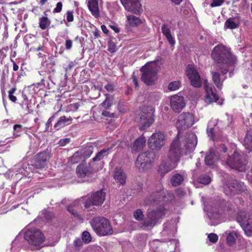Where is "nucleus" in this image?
I'll return each instance as SVG.
<instances>
[{
  "instance_id": "nucleus-1",
  "label": "nucleus",
  "mask_w": 252,
  "mask_h": 252,
  "mask_svg": "<svg viewBox=\"0 0 252 252\" xmlns=\"http://www.w3.org/2000/svg\"><path fill=\"white\" fill-rule=\"evenodd\" d=\"M197 143V137L193 132H187L184 136L178 133L169 146L166 158L162 161L159 166L158 172L160 175L163 177L175 168L182 156L192 152Z\"/></svg>"
},
{
  "instance_id": "nucleus-2",
  "label": "nucleus",
  "mask_w": 252,
  "mask_h": 252,
  "mask_svg": "<svg viewBox=\"0 0 252 252\" xmlns=\"http://www.w3.org/2000/svg\"><path fill=\"white\" fill-rule=\"evenodd\" d=\"M212 58L215 62L221 63L228 68L233 65L236 60L235 57L221 44L215 47L212 52Z\"/></svg>"
},
{
  "instance_id": "nucleus-3",
  "label": "nucleus",
  "mask_w": 252,
  "mask_h": 252,
  "mask_svg": "<svg viewBox=\"0 0 252 252\" xmlns=\"http://www.w3.org/2000/svg\"><path fill=\"white\" fill-rule=\"evenodd\" d=\"M90 223L94 231L98 235H110L113 233L110 221L105 218L94 217Z\"/></svg>"
},
{
  "instance_id": "nucleus-4",
  "label": "nucleus",
  "mask_w": 252,
  "mask_h": 252,
  "mask_svg": "<svg viewBox=\"0 0 252 252\" xmlns=\"http://www.w3.org/2000/svg\"><path fill=\"white\" fill-rule=\"evenodd\" d=\"M164 215V209L162 208L148 210L146 214V217L141 222L140 227L143 230L151 229Z\"/></svg>"
},
{
  "instance_id": "nucleus-5",
  "label": "nucleus",
  "mask_w": 252,
  "mask_h": 252,
  "mask_svg": "<svg viewBox=\"0 0 252 252\" xmlns=\"http://www.w3.org/2000/svg\"><path fill=\"white\" fill-rule=\"evenodd\" d=\"M227 148L224 144H221L219 147L210 149L205 157V163L208 166H213L220 158H223L222 154H225Z\"/></svg>"
},
{
  "instance_id": "nucleus-6",
  "label": "nucleus",
  "mask_w": 252,
  "mask_h": 252,
  "mask_svg": "<svg viewBox=\"0 0 252 252\" xmlns=\"http://www.w3.org/2000/svg\"><path fill=\"white\" fill-rule=\"evenodd\" d=\"M154 109L151 106H144L141 108V113L138 126L140 130L148 128L154 122Z\"/></svg>"
},
{
  "instance_id": "nucleus-7",
  "label": "nucleus",
  "mask_w": 252,
  "mask_h": 252,
  "mask_svg": "<svg viewBox=\"0 0 252 252\" xmlns=\"http://www.w3.org/2000/svg\"><path fill=\"white\" fill-rule=\"evenodd\" d=\"M226 164L231 168L240 172L246 170V160L245 156L235 152L232 156H228Z\"/></svg>"
},
{
  "instance_id": "nucleus-8",
  "label": "nucleus",
  "mask_w": 252,
  "mask_h": 252,
  "mask_svg": "<svg viewBox=\"0 0 252 252\" xmlns=\"http://www.w3.org/2000/svg\"><path fill=\"white\" fill-rule=\"evenodd\" d=\"M24 238L30 245L34 246H40L45 241L44 235L37 228L27 230L24 233Z\"/></svg>"
},
{
  "instance_id": "nucleus-9",
  "label": "nucleus",
  "mask_w": 252,
  "mask_h": 252,
  "mask_svg": "<svg viewBox=\"0 0 252 252\" xmlns=\"http://www.w3.org/2000/svg\"><path fill=\"white\" fill-rule=\"evenodd\" d=\"M237 220L246 234L248 236H251L252 235V213L246 211H240L238 214Z\"/></svg>"
},
{
  "instance_id": "nucleus-10",
  "label": "nucleus",
  "mask_w": 252,
  "mask_h": 252,
  "mask_svg": "<svg viewBox=\"0 0 252 252\" xmlns=\"http://www.w3.org/2000/svg\"><path fill=\"white\" fill-rule=\"evenodd\" d=\"M140 70L142 72L141 79L145 84L150 86L155 84L157 79V72L150 63L143 66Z\"/></svg>"
},
{
  "instance_id": "nucleus-11",
  "label": "nucleus",
  "mask_w": 252,
  "mask_h": 252,
  "mask_svg": "<svg viewBox=\"0 0 252 252\" xmlns=\"http://www.w3.org/2000/svg\"><path fill=\"white\" fill-rule=\"evenodd\" d=\"M156 155L153 151H147L139 154L135 162V165L140 171H144L149 164L154 162Z\"/></svg>"
},
{
  "instance_id": "nucleus-12",
  "label": "nucleus",
  "mask_w": 252,
  "mask_h": 252,
  "mask_svg": "<svg viewBox=\"0 0 252 252\" xmlns=\"http://www.w3.org/2000/svg\"><path fill=\"white\" fill-rule=\"evenodd\" d=\"M229 71V69L227 67L217 66L216 71H212V78L213 83L220 90H221L223 81L226 79V73Z\"/></svg>"
},
{
  "instance_id": "nucleus-13",
  "label": "nucleus",
  "mask_w": 252,
  "mask_h": 252,
  "mask_svg": "<svg viewBox=\"0 0 252 252\" xmlns=\"http://www.w3.org/2000/svg\"><path fill=\"white\" fill-rule=\"evenodd\" d=\"M148 143L153 150H160L165 144V135L161 131L154 133L149 138Z\"/></svg>"
},
{
  "instance_id": "nucleus-14",
  "label": "nucleus",
  "mask_w": 252,
  "mask_h": 252,
  "mask_svg": "<svg viewBox=\"0 0 252 252\" xmlns=\"http://www.w3.org/2000/svg\"><path fill=\"white\" fill-rule=\"evenodd\" d=\"M194 121V116L192 114L189 112L182 113L178 116L177 127L179 130L186 129L192 126Z\"/></svg>"
},
{
  "instance_id": "nucleus-15",
  "label": "nucleus",
  "mask_w": 252,
  "mask_h": 252,
  "mask_svg": "<svg viewBox=\"0 0 252 252\" xmlns=\"http://www.w3.org/2000/svg\"><path fill=\"white\" fill-rule=\"evenodd\" d=\"M106 194L102 189L98 190L92 194L85 202V207L89 208L92 206H100L105 199Z\"/></svg>"
},
{
  "instance_id": "nucleus-16",
  "label": "nucleus",
  "mask_w": 252,
  "mask_h": 252,
  "mask_svg": "<svg viewBox=\"0 0 252 252\" xmlns=\"http://www.w3.org/2000/svg\"><path fill=\"white\" fill-rule=\"evenodd\" d=\"M163 196V191L161 183H158L157 189L155 191H153L144 201V205L146 206L154 205L160 202Z\"/></svg>"
},
{
  "instance_id": "nucleus-17",
  "label": "nucleus",
  "mask_w": 252,
  "mask_h": 252,
  "mask_svg": "<svg viewBox=\"0 0 252 252\" xmlns=\"http://www.w3.org/2000/svg\"><path fill=\"white\" fill-rule=\"evenodd\" d=\"M125 9L133 14L140 15L143 11L140 0H121Z\"/></svg>"
},
{
  "instance_id": "nucleus-18",
  "label": "nucleus",
  "mask_w": 252,
  "mask_h": 252,
  "mask_svg": "<svg viewBox=\"0 0 252 252\" xmlns=\"http://www.w3.org/2000/svg\"><path fill=\"white\" fill-rule=\"evenodd\" d=\"M186 74L193 87L200 88L201 86L202 83L199 73L193 65L189 64L187 66Z\"/></svg>"
},
{
  "instance_id": "nucleus-19",
  "label": "nucleus",
  "mask_w": 252,
  "mask_h": 252,
  "mask_svg": "<svg viewBox=\"0 0 252 252\" xmlns=\"http://www.w3.org/2000/svg\"><path fill=\"white\" fill-rule=\"evenodd\" d=\"M97 171V170H95L90 162L88 164H80L78 165L76 172L78 177L83 178L86 176H90Z\"/></svg>"
},
{
  "instance_id": "nucleus-20",
  "label": "nucleus",
  "mask_w": 252,
  "mask_h": 252,
  "mask_svg": "<svg viewBox=\"0 0 252 252\" xmlns=\"http://www.w3.org/2000/svg\"><path fill=\"white\" fill-rule=\"evenodd\" d=\"M204 87L206 91L205 101L208 104H211L213 102H217L219 100V96L216 94V89L212 84H209L207 81L204 83Z\"/></svg>"
},
{
  "instance_id": "nucleus-21",
  "label": "nucleus",
  "mask_w": 252,
  "mask_h": 252,
  "mask_svg": "<svg viewBox=\"0 0 252 252\" xmlns=\"http://www.w3.org/2000/svg\"><path fill=\"white\" fill-rule=\"evenodd\" d=\"M170 105L174 112L179 113L186 105L184 97L177 95L172 96L170 98Z\"/></svg>"
},
{
  "instance_id": "nucleus-22",
  "label": "nucleus",
  "mask_w": 252,
  "mask_h": 252,
  "mask_svg": "<svg viewBox=\"0 0 252 252\" xmlns=\"http://www.w3.org/2000/svg\"><path fill=\"white\" fill-rule=\"evenodd\" d=\"M50 158V154L47 151L41 152L37 154L34 158V164L37 168H42L47 165Z\"/></svg>"
},
{
  "instance_id": "nucleus-23",
  "label": "nucleus",
  "mask_w": 252,
  "mask_h": 252,
  "mask_svg": "<svg viewBox=\"0 0 252 252\" xmlns=\"http://www.w3.org/2000/svg\"><path fill=\"white\" fill-rule=\"evenodd\" d=\"M115 181L120 185H124L126 183V177L123 170L121 168L116 167L114 173Z\"/></svg>"
},
{
  "instance_id": "nucleus-24",
  "label": "nucleus",
  "mask_w": 252,
  "mask_h": 252,
  "mask_svg": "<svg viewBox=\"0 0 252 252\" xmlns=\"http://www.w3.org/2000/svg\"><path fill=\"white\" fill-rule=\"evenodd\" d=\"M227 187L233 192L243 191L245 190V187L243 183L237 180H231L227 184Z\"/></svg>"
},
{
  "instance_id": "nucleus-25",
  "label": "nucleus",
  "mask_w": 252,
  "mask_h": 252,
  "mask_svg": "<svg viewBox=\"0 0 252 252\" xmlns=\"http://www.w3.org/2000/svg\"><path fill=\"white\" fill-rule=\"evenodd\" d=\"M72 120V118L70 116L68 117L65 116H62L54 125V127L56 130H59L65 126L71 124Z\"/></svg>"
},
{
  "instance_id": "nucleus-26",
  "label": "nucleus",
  "mask_w": 252,
  "mask_h": 252,
  "mask_svg": "<svg viewBox=\"0 0 252 252\" xmlns=\"http://www.w3.org/2000/svg\"><path fill=\"white\" fill-rule=\"evenodd\" d=\"M88 7L91 13L95 18L99 16L98 1L97 0H91L88 2Z\"/></svg>"
},
{
  "instance_id": "nucleus-27",
  "label": "nucleus",
  "mask_w": 252,
  "mask_h": 252,
  "mask_svg": "<svg viewBox=\"0 0 252 252\" xmlns=\"http://www.w3.org/2000/svg\"><path fill=\"white\" fill-rule=\"evenodd\" d=\"M146 141V138L144 136L138 137L133 142L132 150L138 151L141 150L145 146Z\"/></svg>"
},
{
  "instance_id": "nucleus-28",
  "label": "nucleus",
  "mask_w": 252,
  "mask_h": 252,
  "mask_svg": "<svg viewBox=\"0 0 252 252\" xmlns=\"http://www.w3.org/2000/svg\"><path fill=\"white\" fill-rule=\"evenodd\" d=\"M55 64V62H49L47 61L42 62L41 63L42 69L44 71L47 72L48 73H51V72H55V68L54 67V65Z\"/></svg>"
},
{
  "instance_id": "nucleus-29",
  "label": "nucleus",
  "mask_w": 252,
  "mask_h": 252,
  "mask_svg": "<svg viewBox=\"0 0 252 252\" xmlns=\"http://www.w3.org/2000/svg\"><path fill=\"white\" fill-rule=\"evenodd\" d=\"M245 147L250 152L252 151V131L248 130L244 139Z\"/></svg>"
},
{
  "instance_id": "nucleus-30",
  "label": "nucleus",
  "mask_w": 252,
  "mask_h": 252,
  "mask_svg": "<svg viewBox=\"0 0 252 252\" xmlns=\"http://www.w3.org/2000/svg\"><path fill=\"white\" fill-rule=\"evenodd\" d=\"M94 149V146L89 144L79 151L80 153H81L82 157L84 158H89L93 153Z\"/></svg>"
},
{
  "instance_id": "nucleus-31",
  "label": "nucleus",
  "mask_w": 252,
  "mask_h": 252,
  "mask_svg": "<svg viewBox=\"0 0 252 252\" xmlns=\"http://www.w3.org/2000/svg\"><path fill=\"white\" fill-rule=\"evenodd\" d=\"M184 181L183 176L180 174L174 175L171 179V184L173 187L180 185Z\"/></svg>"
},
{
  "instance_id": "nucleus-32",
  "label": "nucleus",
  "mask_w": 252,
  "mask_h": 252,
  "mask_svg": "<svg viewBox=\"0 0 252 252\" xmlns=\"http://www.w3.org/2000/svg\"><path fill=\"white\" fill-rule=\"evenodd\" d=\"M126 18L131 26H137L142 23V21L140 18L133 15H127Z\"/></svg>"
},
{
  "instance_id": "nucleus-33",
  "label": "nucleus",
  "mask_w": 252,
  "mask_h": 252,
  "mask_svg": "<svg viewBox=\"0 0 252 252\" xmlns=\"http://www.w3.org/2000/svg\"><path fill=\"white\" fill-rule=\"evenodd\" d=\"M237 235L235 232L232 231L227 235L226 242L229 246H232L236 243Z\"/></svg>"
},
{
  "instance_id": "nucleus-34",
  "label": "nucleus",
  "mask_w": 252,
  "mask_h": 252,
  "mask_svg": "<svg viewBox=\"0 0 252 252\" xmlns=\"http://www.w3.org/2000/svg\"><path fill=\"white\" fill-rule=\"evenodd\" d=\"M45 17H42L39 19V27L42 30H45L50 24V21L46 17L47 14L46 12H44Z\"/></svg>"
},
{
  "instance_id": "nucleus-35",
  "label": "nucleus",
  "mask_w": 252,
  "mask_h": 252,
  "mask_svg": "<svg viewBox=\"0 0 252 252\" xmlns=\"http://www.w3.org/2000/svg\"><path fill=\"white\" fill-rule=\"evenodd\" d=\"M82 157L81 153L78 151L70 157L69 161L72 164L77 163L81 160Z\"/></svg>"
},
{
  "instance_id": "nucleus-36",
  "label": "nucleus",
  "mask_w": 252,
  "mask_h": 252,
  "mask_svg": "<svg viewBox=\"0 0 252 252\" xmlns=\"http://www.w3.org/2000/svg\"><path fill=\"white\" fill-rule=\"evenodd\" d=\"M108 150L106 149H102L100 152H98L95 157H94L92 160L93 161H99L102 159L105 156H107L108 154Z\"/></svg>"
},
{
  "instance_id": "nucleus-37",
  "label": "nucleus",
  "mask_w": 252,
  "mask_h": 252,
  "mask_svg": "<svg viewBox=\"0 0 252 252\" xmlns=\"http://www.w3.org/2000/svg\"><path fill=\"white\" fill-rule=\"evenodd\" d=\"M239 27V24L233 22L230 18L227 19L224 23V27L227 29H234Z\"/></svg>"
},
{
  "instance_id": "nucleus-38",
  "label": "nucleus",
  "mask_w": 252,
  "mask_h": 252,
  "mask_svg": "<svg viewBox=\"0 0 252 252\" xmlns=\"http://www.w3.org/2000/svg\"><path fill=\"white\" fill-rule=\"evenodd\" d=\"M181 85V83L179 81H175L170 82L168 86V89L171 91L178 90Z\"/></svg>"
},
{
  "instance_id": "nucleus-39",
  "label": "nucleus",
  "mask_w": 252,
  "mask_h": 252,
  "mask_svg": "<svg viewBox=\"0 0 252 252\" xmlns=\"http://www.w3.org/2000/svg\"><path fill=\"white\" fill-rule=\"evenodd\" d=\"M215 207L218 209H222L226 206L225 201L221 198L216 200L214 203Z\"/></svg>"
},
{
  "instance_id": "nucleus-40",
  "label": "nucleus",
  "mask_w": 252,
  "mask_h": 252,
  "mask_svg": "<svg viewBox=\"0 0 252 252\" xmlns=\"http://www.w3.org/2000/svg\"><path fill=\"white\" fill-rule=\"evenodd\" d=\"M22 126L21 125H15L13 126L14 132L13 133V138H16L20 136V133L22 131Z\"/></svg>"
},
{
  "instance_id": "nucleus-41",
  "label": "nucleus",
  "mask_w": 252,
  "mask_h": 252,
  "mask_svg": "<svg viewBox=\"0 0 252 252\" xmlns=\"http://www.w3.org/2000/svg\"><path fill=\"white\" fill-rule=\"evenodd\" d=\"M106 96L105 100L101 103L102 106L105 108L110 107L112 103L113 97L108 94H105Z\"/></svg>"
},
{
  "instance_id": "nucleus-42",
  "label": "nucleus",
  "mask_w": 252,
  "mask_h": 252,
  "mask_svg": "<svg viewBox=\"0 0 252 252\" xmlns=\"http://www.w3.org/2000/svg\"><path fill=\"white\" fill-rule=\"evenodd\" d=\"M67 211L72 214L74 217L76 218L79 220L83 221V218L74 209L72 206H69L67 208Z\"/></svg>"
},
{
  "instance_id": "nucleus-43",
  "label": "nucleus",
  "mask_w": 252,
  "mask_h": 252,
  "mask_svg": "<svg viewBox=\"0 0 252 252\" xmlns=\"http://www.w3.org/2000/svg\"><path fill=\"white\" fill-rule=\"evenodd\" d=\"M211 181L210 177L206 175L200 176L198 178V182L202 184L207 185Z\"/></svg>"
},
{
  "instance_id": "nucleus-44",
  "label": "nucleus",
  "mask_w": 252,
  "mask_h": 252,
  "mask_svg": "<svg viewBox=\"0 0 252 252\" xmlns=\"http://www.w3.org/2000/svg\"><path fill=\"white\" fill-rule=\"evenodd\" d=\"M134 218L137 220H142L144 218V215L141 209H137L134 212Z\"/></svg>"
},
{
  "instance_id": "nucleus-45",
  "label": "nucleus",
  "mask_w": 252,
  "mask_h": 252,
  "mask_svg": "<svg viewBox=\"0 0 252 252\" xmlns=\"http://www.w3.org/2000/svg\"><path fill=\"white\" fill-rule=\"evenodd\" d=\"M82 240L86 243H89L91 241L92 238L90 234L88 231H84L82 233Z\"/></svg>"
},
{
  "instance_id": "nucleus-46",
  "label": "nucleus",
  "mask_w": 252,
  "mask_h": 252,
  "mask_svg": "<svg viewBox=\"0 0 252 252\" xmlns=\"http://www.w3.org/2000/svg\"><path fill=\"white\" fill-rule=\"evenodd\" d=\"M161 32L164 36L171 33L170 26L167 24L162 25Z\"/></svg>"
},
{
  "instance_id": "nucleus-47",
  "label": "nucleus",
  "mask_w": 252,
  "mask_h": 252,
  "mask_svg": "<svg viewBox=\"0 0 252 252\" xmlns=\"http://www.w3.org/2000/svg\"><path fill=\"white\" fill-rule=\"evenodd\" d=\"M45 48L43 46H39L35 50L36 51H40L38 55V57L43 58L46 56V52L45 51Z\"/></svg>"
},
{
  "instance_id": "nucleus-48",
  "label": "nucleus",
  "mask_w": 252,
  "mask_h": 252,
  "mask_svg": "<svg viewBox=\"0 0 252 252\" xmlns=\"http://www.w3.org/2000/svg\"><path fill=\"white\" fill-rule=\"evenodd\" d=\"M108 50L111 53H114L117 50V47L115 44L111 40L108 42Z\"/></svg>"
},
{
  "instance_id": "nucleus-49",
  "label": "nucleus",
  "mask_w": 252,
  "mask_h": 252,
  "mask_svg": "<svg viewBox=\"0 0 252 252\" xmlns=\"http://www.w3.org/2000/svg\"><path fill=\"white\" fill-rule=\"evenodd\" d=\"M208 238L209 241L213 243H216L218 240V236L215 233H211L209 234Z\"/></svg>"
},
{
  "instance_id": "nucleus-50",
  "label": "nucleus",
  "mask_w": 252,
  "mask_h": 252,
  "mask_svg": "<svg viewBox=\"0 0 252 252\" xmlns=\"http://www.w3.org/2000/svg\"><path fill=\"white\" fill-rule=\"evenodd\" d=\"M168 42L171 46H173L175 44V40L171 33L165 36Z\"/></svg>"
},
{
  "instance_id": "nucleus-51",
  "label": "nucleus",
  "mask_w": 252,
  "mask_h": 252,
  "mask_svg": "<svg viewBox=\"0 0 252 252\" xmlns=\"http://www.w3.org/2000/svg\"><path fill=\"white\" fill-rule=\"evenodd\" d=\"M224 2V0H212L210 4L211 7H216L221 5Z\"/></svg>"
},
{
  "instance_id": "nucleus-52",
  "label": "nucleus",
  "mask_w": 252,
  "mask_h": 252,
  "mask_svg": "<svg viewBox=\"0 0 252 252\" xmlns=\"http://www.w3.org/2000/svg\"><path fill=\"white\" fill-rule=\"evenodd\" d=\"M63 4L62 2H59L56 5V7L53 10V13H59L62 11Z\"/></svg>"
},
{
  "instance_id": "nucleus-53",
  "label": "nucleus",
  "mask_w": 252,
  "mask_h": 252,
  "mask_svg": "<svg viewBox=\"0 0 252 252\" xmlns=\"http://www.w3.org/2000/svg\"><path fill=\"white\" fill-rule=\"evenodd\" d=\"M73 12L70 11H68L66 13V20L67 22H71L73 21Z\"/></svg>"
},
{
  "instance_id": "nucleus-54",
  "label": "nucleus",
  "mask_w": 252,
  "mask_h": 252,
  "mask_svg": "<svg viewBox=\"0 0 252 252\" xmlns=\"http://www.w3.org/2000/svg\"><path fill=\"white\" fill-rule=\"evenodd\" d=\"M70 142V139L69 138H64L63 139H61L59 141V144H60V146H64L66 144Z\"/></svg>"
},
{
  "instance_id": "nucleus-55",
  "label": "nucleus",
  "mask_w": 252,
  "mask_h": 252,
  "mask_svg": "<svg viewBox=\"0 0 252 252\" xmlns=\"http://www.w3.org/2000/svg\"><path fill=\"white\" fill-rule=\"evenodd\" d=\"M102 115L105 117H114L115 116L114 113H111L107 110H104L102 112Z\"/></svg>"
},
{
  "instance_id": "nucleus-56",
  "label": "nucleus",
  "mask_w": 252,
  "mask_h": 252,
  "mask_svg": "<svg viewBox=\"0 0 252 252\" xmlns=\"http://www.w3.org/2000/svg\"><path fill=\"white\" fill-rule=\"evenodd\" d=\"M80 106L79 103H74L70 105V108L71 110L75 111H76Z\"/></svg>"
},
{
  "instance_id": "nucleus-57",
  "label": "nucleus",
  "mask_w": 252,
  "mask_h": 252,
  "mask_svg": "<svg viewBox=\"0 0 252 252\" xmlns=\"http://www.w3.org/2000/svg\"><path fill=\"white\" fill-rule=\"evenodd\" d=\"M132 79L133 82L134 84L135 88H138L139 87L138 83V78L136 75H135V73L133 72V75L132 76Z\"/></svg>"
},
{
  "instance_id": "nucleus-58",
  "label": "nucleus",
  "mask_w": 252,
  "mask_h": 252,
  "mask_svg": "<svg viewBox=\"0 0 252 252\" xmlns=\"http://www.w3.org/2000/svg\"><path fill=\"white\" fill-rule=\"evenodd\" d=\"M74 244L76 247H80L82 245V240L80 239H77L74 241Z\"/></svg>"
},
{
  "instance_id": "nucleus-59",
  "label": "nucleus",
  "mask_w": 252,
  "mask_h": 252,
  "mask_svg": "<svg viewBox=\"0 0 252 252\" xmlns=\"http://www.w3.org/2000/svg\"><path fill=\"white\" fill-rule=\"evenodd\" d=\"M72 45V41L71 40H66L65 41V48L67 50L70 49Z\"/></svg>"
},
{
  "instance_id": "nucleus-60",
  "label": "nucleus",
  "mask_w": 252,
  "mask_h": 252,
  "mask_svg": "<svg viewBox=\"0 0 252 252\" xmlns=\"http://www.w3.org/2000/svg\"><path fill=\"white\" fill-rule=\"evenodd\" d=\"M207 131L209 136L211 137H213L214 136V128L208 127Z\"/></svg>"
},
{
  "instance_id": "nucleus-61",
  "label": "nucleus",
  "mask_w": 252,
  "mask_h": 252,
  "mask_svg": "<svg viewBox=\"0 0 252 252\" xmlns=\"http://www.w3.org/2000/svg\"><path fill=\"white\" fill-rule=\"evenodd\" d=\"M55 119V116L53 115L52 117H51L48 120L47 123H46V130H48L49 129V126L54 121Z\"/></svg>"
},
{
  "instance_id": "nucleus-62",
  "label": "nucleus",
  "mask_w": 252,
  "mask_h": 252,
  "mask_svg": "<svg viewBox=\"0 0 252 252\" xmlns=\"http://www.w3.org/2000/svg\"><path fill=\"white\" fill-rule=\"evenodd\" d=\"M105 89L108 92H112L114 91L113 86L111 84H107L105 86Z\"/></svg>"
},
{
  "instance_id": "nucleus-63",
  "label": "nucleus",
  "mask_w": 252,
  "mask_h": 252,
  "mask_svg": "<svg viewBox=\"0 0 252 252\" xmlns=\"http://www.w3.org/2000/svg\"><path fill=\"white\" fill-rule=\"evenodd\" d=\"M109 27L113 30L114 31V32L116 33H118L119 32H120V29L116 25H110L109 26Z\"/></svg>"
},
{
  "instance_id": "nucleus-64",
  "label": "nucleus",
  "mask_w": 252,
  "mask_h": 252,
  "mask_svg": "<svg viewBox=\"0 0 252 252\" xmlns=\"http://www.w3.org/2000/svg\"><path fill=\"white\" fill-rule=\"evenodd\" d=\"M123 104L122 102H119L118 105V109L120 112L123 113L125 111L124 109L123 108Z\"/></svg>"
}]
</instances>
